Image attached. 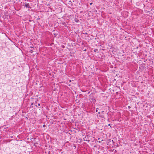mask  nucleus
Segmentation results:
<instances>
[{
  "label": "nucleus",
  "instance_id": "nucleus-16",
  "mask_svg": "<svg viewBox=\"0 0 154 154\" xmlns=\"http://www.w3.org/2000/svg\"><path fill=\"white\" fill-rule=\"evenodd\" d=\"M32 105H33V103H32Z\"/></svg>",
  "mask_w": 154,
  "mask_h": 154
},
{
  "label": "nucleus",
  "instance_id": "nucleus-17",
  "mask_svg": "<svg viewBox=\"0 0 154 154\" xmlns=\"http://www.w3.org/2000/svg\"><path fill=\"white\" fill-rule=\"evenodd\" d=\"M99 142L100 143V141H99Z\"/></svg>",
  "mask_w": 154,
  "mask_h": 154
},
{
  "label": "nucleus",
  "instance_id": "nucleus-4",
  "mask_svg": "<svg viewBox=\"0 0 154 154\" xmlns=\"http://www.w3.org/2000/svg\"><path fill=\"white\" fill-rule=\"evenodd\" d=\"M99 116L102 118H103L104 117V116L103 115H101V116Z\"/></svg>",
  "mask_w": 154,
  "mask_h": 154
},
{
  "label": "nucleus",
  "instance_id": "nucleus-2",
  "mask_svg": "<svg viewBox=\"0 0 154 154\" xmlns=\"http://www.w3.org/2000/svg\"><path fill=\"white\" fill-rule=\"evenodd\" d=\"M84 139L85 141H88V142H89V141H90V140H87V138L86 137H85V138H84Z\"/></svg>",
  "mask_w": 154,
  "mask_h": 154
},
{
  "label": "nucleus",
  "instance_id": "nucleus-13",
  "mask_svg": "<svg viewBox=\"0 0 154 154\" xmlns=\"http://www.w3.org/2000/svg\"><path fill=\"white\" fill-rule=\"evenodd\" d=\"M92 3H91L90 4L91 5H92Z\"/></svg>",
  "mask_w": 154,
  "mask_h": 154
},
{
  "label": "nucleus",
  "instance_id": "nucleus-3",
  "mask_svg": "<svg viewBox=\"0 0 154 154\" xmlns=\"http://www.w3.org/2000/svg\"><path fill=\"white\" fill-rule=\"evenodd\" d=\"M75 21L76 23H78L79 22V20L77 19H75Z\"/></svg>",
  "mask_w": 154,
  "mask_h": 154
},
{
  "label": "nucleus",
  "instance_id": "nucleus-9",
  "mask_svg": "<svg viewBox=\"0 0 154 154\" xmlns=\"http://www.w3.org/2000/svg\"><path fill=\"white\" fill-rule=\"evenodd\" d=\"M38 106H40V103H38Z\"/></svg>",
  "mask_w": 154,
  "mask_h": 154
},
{
  "label": "nucleus",
  "instance_id": "nucleus-12",
  "mask_svg": "<svg viewBox=\"0 0 154 154\" xmlns=\"http://www.w3.org/2000/svg\"><path fill=\"white\" fill-rule=\"evenodd\" d=\"M108 126H110V124H108Z\"/></svg>",
  "mask_w": 154,
  "mask_h": 154
},
{
  "label": "nucleus",
  "instance_id": "nucleus-7",
  "mask_svg": "<svg viewBox=\"0 0 154 154\" xmlns=\"http://www.w3.org/2000/svg\"><path fill=\"white\" fill-rule=\"evenodd\" d=\"M128 107L129 109H130L131 108V106H128Z\"/></svg>",
  "mask_w": 154,
  "mask_h": 154
},
{
  "label": "nucleus",
  "instance_id": "nucleus-14",
  "mask_svg": "<svg viewBox=\"0 0 154 154\" xmlns=\"http://www.w3.org/2000/svg\"><path fill=\"white\" fill-rule=\"evenodd\" d=\"M103 112H104V111H102V112H102V113H103Z\"/></svg>",
  "mask_w": 154,
  "mask_h": 154
},
{
  "label": "nucleus",
  "instance_id": "nucleus-8",
  "mask_svg": "<svg viewBox=\"0 0 154 154\" xmlns=\"http://www.w3.org/2000/svg\"><path fill=\"white\" fill-rule=\"evenodd\" d=\"M97 109H98V108H97L96 109V112H97L98 111Z\"/></svg>",
  "mask_w": 154,
  "mask_h": 154
},
{
  "label": "nucleus",
  "instance_id": "nucleus-6",
  "mask_svg": "<svg viewBox=\"0 0 154 154\" xmlns=\"http://www.w3.org/2000/svg\"><path fill=\"white\" fill-rule=\"evenodd\" d=\"M96 51H97V49H95L94 50V51L95 52H96Z\"/></svg>",
  "mask_w": 154,
  "mask_h": 154
},
{
  "label": "nucleus",
  "instance_id": "nucleus-5",
  "mask_svg": "<svg viewBox=\"0 0 154 154\" xmlns=\"http://www.w3.org/2000/svg\"><path fill=\"white\" fill-rule=\"evenodd\" d=\"M58 12L59 11H60V10H61V8H60V7H59L58 8Z\"/></svg>",
  "mask_w": 154,
  "mask_h": 154
},
{
  "label": "nucleus",
  "instance_id": "nucleus-15",
  "mask_svg": "<svg viewBox=\"0 0 154 154\" xmlns=\"http://www.w3.org/2000/svg\"><path fill=\"white\" fill-rule=\"evenodd\" d=\"M62 12V11H60L59 12H60H60Z\"/></svg>",
  "mask_w": 154,
  "mask_h": 154
},
{
  "label": "nucleus",
  "instance_id": "nucleus-10",
  "mask_svg": "<svg viewBox=\"0 0 154 154\" xmlns=\"http://www.w3.org/2000/svg\"><path fill=\"white\" fill-rule=\"evenodd\" d=\"M98 113V114H100V112H99Z\"/></svg>",
  "mask_w": 154,
  "mask_h": 154
},
{
  "label": "nucleus",
  "instance_id": "nucleus-1",
  "mask_svg": "<svg viewBox=\"0 0 154 154\" xmlns=\"http://www.w3.org/2000/svg\"><path fill=\"white\" fill-rule=\"evenodd\" d=\"M25 6L27 8H31V7L29 5V3H25Z\"/></svg>",
  "mask_w": 154,
  "mask_h": 154
},
{
  "label": "nucleus",
  "instance_id": "nucleus-11",
  "mask_svg": "<svg viewBox=\"0 0 154 154\" xmlns=\"http://www.w3.org/2000/svg\"><path fill=\"white\" fill-rule=\"evenodd\" d=\"M45 125H43V127H45Z\"/></svg>",
  "mask_w": 154,
  "mask_h": 154
}]
</instances>
